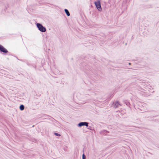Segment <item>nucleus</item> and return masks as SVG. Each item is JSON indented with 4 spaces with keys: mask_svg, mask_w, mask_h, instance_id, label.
<instances>
[{
    "mask_svg": "<svg viewBox=\"0 0 159 159\" xmlns=\"http://www.w3.org/2000/svg\"><path fill=\"white\" fill-rule=\"evenodd\" d=\"M27 65H28V66H32H32H33L34 68L35 69H36V66H34V65H31V64H29V63H27Z\"/></svg>",
    "mask_w": 159,
    "mask_h": 159,
    "instance_id": "9d476101",
    "label": "nucleus"
},
{
    "mask_svg": "<svg viewBox=\"0 0 159 159\" xmlns=\"http://www.w3.org/2000/svg\"><path fill=\"white\" fill-rule=\"evenodd\" d=\"M59 82H57V83H58Z\"/></svg>",
    "mask_w": 159,
    "mask_h": 159,
    "instance_id": "412c9836",
    "label": "nucleus"
},
{
    "mask_svg": "<svg viewBox=\"0 0 159 159\" xmlns=\"http://www.w3.org/2000/svg\"><path fill=\"white\" fill-rule=\"evenodd\" d=\"M82 159H86V157L84 154L82 155Z\"/></svg>",
    "mask_w": 159,
    "mask_h": 159,
    "instance_id": "f8f14e48",
    "label": "nucleus"
},
{
    "mask_svg": "<svg viewBox=\"0 0 159 159\" xmlns=\"http://www.w3.org/2000/svg\"><path fill=\"white\" fill-rule=\"evenodd\" d=\"M99 61L96 59L93 55H88L84 58L82 62L80 63V66L82 69L92 71L96 70Z\"/></svg>",
    "mask_w": 159,
    "mask_h": 159,
    "instance_id": "f257e3e1",
    "label": "nucleus"
},
{
    "mask_svg": "<svg viewBox=\"0 0 159 159\" xmlns=\"http://www.w3.org/2000/svg\"><path fill=\"white\" fill-rule=\"evenodd\" d=\"M96 102H98V100H97V101H98L97 102H96V100H94Z\"/></svg>",
    "mask_w": 159,
    "mask_h": 159,
    "instance_id": "f3484780",
    "label": "nucleus"
},
{
    "mask_svg": "<svg viewBox=\"0 0 159 159\" xmlns=\"http://www.w3.org/2000/svg\"><path fill=\"white\" fill-rule=\"evenodd\" d=\"M100 8H101V5H100Z\"/></svg>",
    "mask_w": 159,
    "mask_h": 159,
    "instance_id": "aec40b11",
    "label": "nucleus"
},
{
    "mask_svg": "<svg viewBox=\"0 0 159 159\" xmlns=\"http://www.w3.org/2000/svg\"><path fill=\"white\" fill-rule=\"evenodd\" d=\"M99 101H98V102H94V104L97 106V107H99Z\"/></svg>",
    "mask_w": 159,
    "mask_h": 159,
    "instance_id": "1a4fd4ad",
    "label": "nucleus"
},
{
    "mask_svg": "<svg viewBox=\"0 0 159 159\" xmlns=\"http://www.w3.org/2000/svg\"><path fill=\"white\" fill-rule=\"evenodd\" d=\"M0 53L4 55L10 53L7 49L1 44H0Z\"/></svg>",
    "mask_w": 159,
    "mask_h": 159,
    "instance_id": "f03ea898",
    "label": "nucleus"
},
{
    "mask_svg": "<svg viewBox=\"0 0 159 159\" xmlns=\"http://www.w3.org/2000/svg\"><path fill=\"white\" fill-rule=\"evenodd\" d=\"M36 26L38 30L41 32H44L46 31V29L40 23H37Z\"/></svg>",
    "mask_w": 159,
    "mask_h": 159,
    "instance_id": "7ed1b4c3",
    "label": "nucleus"
},
{
    "mask_svg": "<svg viewBox=\"0 0 159 159\" xmlns=\"http://www.w3.org/2000/svg\"><path fill=\"white\" fill-rule=\"evenodd\" d=\"M36 95L37 96H38V97H39V96L40 95H37V94H36Z\"/></svg>",
    "mask_w": 159,
    "mask_h": 159,
    "instance_id": "dca6fc26",
    "label": "nucleus"
},
{
    "mask_svg": "<svg viewBox=\"0 0 159 159\" xmlns=\"http://www.w3.org/2000/svg\"><path fill=\"white\" fill-rule=\"evenodd\" d=\"M19 109H24L25 106L23 104H21L19 106Z\"/></svg>",
    "mask_w": 159,
    "mask_h": 159,
    "instance_id": "6e6552de",
    "label": "nucleus"
},
{
    "mask_svg": "<svg viewBox=\"0 0 159 159\" xmlns=\"http://www.w3.org/2000/svg\"><path fill=\"white\" fill-rule=\"evenodd\" d=\"M115 108H116L120 106L119 102H116L114 103Z\"/></svg>",
    "mask_w": 159,
    "mask_h": 159,
    "instance_id": "423d86ee",
    "label": "nucleus"
},
{
    "mask_svg": "<svg viewBox=\"0 0 159 159\" xmlns=\"http://www.w3.org/2000/svg\"><path fill=\"white\" fill-rule=\"evenodd\" d=\"M94 3L97 9L99 11V0H97L94 2Z\"/></svg>",
    "mask_w": 159,
    "mask_h": 159,
    "instance_id": "20e7f679",
    "label": "nucleus"
},
{
    "mask_svg": "<svg viewBox=\"0 0 159 159\" xmlns=\"http://www.w3.org/2000/svg\"><path fill=\"white\" fill-rule=\"evenodd\" d=\"M96 102H98V100H97V101H98L97 102H96V100H94Z\"/></svg>",
    "mask_w": 159,
    "mask_h": 159,
    "instance_id": "a211bd4d",
    "label": "nucleus"
},
{
    "mask_svg": "<svg viewBox=\"0 0 159 159\" xmlns=\"http://www.w3.org/2000/svg\"><path fill=\"white\" fill-rule=\"evenodd\" d=\"M9 7L8 5L7 4V6H5V8L4 9L5 11H6V9L7 10V8Z\"/></svg>",
    "mask_w": 159,
    "mask_h": 159,
    "instance_id": "ddd939ff",
    "label": "nucleus"
},
{
    "mask_svg": "<svg viewBox=\"0 0 159 159\" xmlns=\"http://www.w3.org/2000/svg\"><path fill=\"white\" fill-rule=\"evenodd\" d=\"M16 57V58L18 60H19L20 61H23V60H21V59H19L17 57Z\"/></svg>",
    "mask_w": 159,
    "mask_h": 159,
    "instance_id": "4468645a",
    "label": "nucleus"
},
{
    "mask_svg": "<svg viewBox=\"0 0 159 159\" xmlns=\"http://www.w3.org/2000/svg\"><path fill=\"white\" fill-rule=\"evenodd\" d=\"M64 11L67 16H70V14L68 9H64Z\"/></svg>",
    "mask_w": 159,
    "mask_h": 159,
    "instance_id": "0eeeda50",
    "label": "nucleus"
},
{
    "mask_svg": "<svg viewBox=\"0 0 159 159\" xmlns=\"http://www.w3.org/2000/svg\"><path fill=\"white\" fill-rule=\"evenodd\" d=\"M54 134L57 136H61L60 134L56 133H54Z\"/></svg>",
    "mask_w": 159,
    "mask_h": 159,
    "instance_id": "9b49d317",
    "label": "nucleus"
},
{
    "mask_svg": "<svg viewBox=\"0 0 159 159\" xmlns=\"http://www.w3.org/2000/svg\"><path fill=\"white\" fill-rule=\"evenodd\" d=\"M88 123L87 122H81L78 124V126L81 127L82 126L85 125L86 126H88Z\"/></svg>",
    "mask_w": 159,
    "mask_h": 159,
    "instance_id": "39448f33",
    "label": "nucleus"
},
{
    "mask_svg": "<svg viewBox=\"0 0 159 159\" xmlns=\"http://www.w3.org/2000/svg\"><path fill=\"white\" fill-rule=\"evenodd\" d=\"M8 54L9 55H12L11 54V53L10 52V53H8Z\"/></svg>",
    "mask_w": 159,
    "mask_h": 159,
    "instance_id": "2eb2a0df",
    "label": "nucleus"
},
{
    "mask_svg": "<svg viewBox=\"0 0 159 159\" xmlns=\"http://www.w3.org/2000/svg\"><path fill=\"white\" fill-rule=\"evenodd\" d=\"M55 78H57V77H55Z\"/></svg>",
    "mask_w": 159,
    "mask_h": 159,
    "instance_id": "6ab92c4d",
    "label": "nucleus"
}]
</instances>
